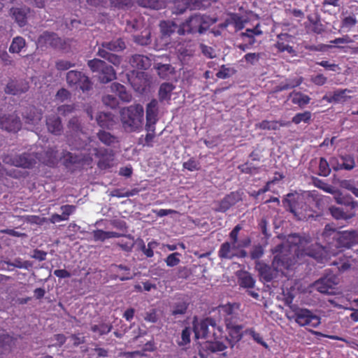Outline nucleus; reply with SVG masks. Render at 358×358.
Wrapping results in <instances>:
<instances>
[{
  "instance_id": "nucleus-34",
  "label": "nucleus",
  "mask_w": 358,
  "mask_h": 358,
  "mask_svg": "<svg viewBox=\"0 0 358 358\" xmlns=\"http://www.w3.org/2000/svg\"><path fill=\"white\" fill-rule=\"evenodd\" d=\"M285 202L287 203V207L289 208V211L294 215L299 220H302L303 217L301 215V212L299 208V202L295 199L294 195L292 194H288L287 198L285 200Z\"/></svg>"
},
{
  "instance_id": "nucleus-52",
  "label": "nucleus",
  "mask_w": 358,
  "mask_h": 358,
  "mask_svg": "<svg viewBox=\"0 0 358 358\" xmlns=\"http://www.w3.org/2000/svg\"><path fill=\"white\" fill-rule=\"evenodd\" d=\"M330 165V162L329 163L324 157H320L318 174L324 177L328 176L331 173Z\"/></svg>"
},
{
  "instance_id": "nucleus-1",
  "label": "nucleus",
  "mask_w": 358,
  "mask_h": 358,
  "mask_svg": "<svg viewBox=\"0 0 358 358\" xmlns=\"http://www.w3.org/2000/svg\"><path fill=\"white\" fill-rule=\"evenodd\" d=\"M193 329L197 339L213 338L214 342L210 341L211 344L209 346L213 352L224 350V343L219 341L222 338V333L220 327H216L215 321L213 319L207 317L200 322L194 320Z\"/></svg>"
},
{
  "instance_id": "nucleus-28",
  "label": "nucleus",
  "mask_w": 358,
  "mask_h": 358,
  "mask_svg": "<svg viewBox=\"0 0 358 358\" xmlns=\"http://www.w3.org/2000/svg\"><path fill=\"white\" fill-rule=\"evenodd\" d=\"M38 43L57 48L61 44V38L55 33L45 31L39 36Z\"/></svg>"
},
{
  "instance_id": "nucleus-53",
  "label": "nucleus",
  "mask_w": 358,
  "mask_h": 358,
  "mask_svg": "<svg viewBox=\"0 0 358 358\" xmlns=\"http://www.w3.org/2000/svg\"><path fill=\"white\" fill-rule=\"evenodd\" d=\"M241 200V194L237 192H231L225 196V211L231 206Z\"/></svg>"
},
{
  "instance_id": "nucleus-51",
  "label": "nucleus",
  "mask_w": 358,
  "mask_h": 358,
  "mask_svg": "<svg viewBox=\"0 0 358 358\" xmlns=\"http://www.w3.org/2000/svg\"><path fill=\"white\" fill-rule=\"evenodd\" d=\"M147 131V134L144 138V143L143 142V136L139 138V144H142L143 146L152 147L153 140L155 137V125L153 124V130H148L145 128Z\"/></svg>"
},
{
  "instance_id": "nucleus-56",
  "label": "nucleus",
  "mask_w": 358,
  "mask_h": 358,
  "mask_svg": "<svg viewBox=\"0 0 358 358\" xmlns=\"http://www.w3.org/2000/svg\"><path fill=\"white\" fill-rule=\"evenodd\" d=\"M106 64L104 61L101 60L99 59H93L89 60L87 62L89 68L93 72H100V71L102 69V68H103V66Z\"/></svg>"
},
{
  "instance_id": "nucleus-59",
  "label": "nucleus",
  "mask_w": 358,
  "mask_h": 358,
  "mask_svg": "<svg viewBox=\"0 0 358 358\" xmlns=\"http://www.w3.org/2000/svg\"><path fill=\"white\" fill-rule=\"evenodd\" d=\"M181 256V254L179 252H173L170 255H169L165 259V262L166 265L169 267H173L177 266L180 260V257Z\"/></svg>"
},
{
  "instance_id": "nucleus-30",
  "label": "nucleus",
  "mask_w": 358,
  "mask_h": 358,
  "mask_svg": "<svg viewBox=\"0 0 358 358\" xmlns=\"http://www.w3.org/2000/svg\"><path fill=\"white\" fill-rule=\"evenodd\" d=\"M29 12L27 8H13L10 9V13L13 17L20 27H23L27 22V15Z\"/></svg>"
},
{
  "instance_id": "nucleus-29",
  "label": "nucleus",
  "mask_w": 358,
  "mask_h": 358,
  "mask_svg": "<svg viewBox=\"0 0 358 358\" xmlns=\"http://www.w3.org/2000/svg\"><path fill=\"white\" fill-rule=\"evenodd\" d=\"M259 24L256 25L253 29H247L245 32L241 33V36L243 41H245L248 45L250 48L253 45L256 39L255 36H259L262 34V31L259 29Z\"/></svg>"
},
{
  "instance_id": "nucleus-6",
  "label": "nucleus",
  "mask_w": 358,
  "mask_h": 358,
  "mask_svg": "<svg viewBox=\"0 0 358 358\" xmlns=\"http://www.w3.org/2000/svg\"><path fill=\"white\" fill-rule=\"evenodd\" d=\"M295 322L301 327L315 328L321 323L320 317L306 308H297L294 310Z\"/></svg>"
},
{
  "instance_id": "nucleus-7",
  "label": "nucleus",
  "mask_w": 358,
  "mask_h": 358,
  "mask_svg": "<svg viewBox=\"0 0 358 358\" xmlns=\"http://www.w3.org/2000/svg\"><path fill=\"white\" fill-rule=\"evenodd\" d=\"M69 87L75 90H90L92 82L88 76L81 71H70L66 74Z\"/></svg>"
},
{
  "instance_id": "nucleus-63",
  "label": "nucleus",
  "mask_w": 358,
  "mask_h": 358,
  "mask_svg": "<svg viewBox=\"0 0 358 358\" xmlns=\"http://www.w3.org/2000/svg\"><path fill=\"white\" fill-rule=\"evenodd\" d=\"M191 334L192 331L189 327L183 329L181 333V341L178 342V345L182 346L189 343Z\"/></svg>"
},
{
  "instance_id": "nucleus-20",
  "label": "nucleus",
  "mask_w": 358,
  "mask_h": 358,
  "mask_svg": "<svg viewBox=\"0 0 358 358\" xmlns=\"http://www.w3.org/2000/svg\"><path fill=\"white\" fill-rule=\"evenodd\" d=\"M336 203L341 205V208H343L344 210L352 218L355 216L358 208V202L355 201L351 196H341L336 199Z\"/></svg>"
},
{
  "instance_id": "nucleus-24",
  "label": "nucleus",
  "mask_w": 358,
  "mask_h": 358,
  "mask_svg": "<svg viewBox=\"0 0 358 358\" xmlns=\"http://www.w3.org/2000/svg\"><path fill=\"white\" fill-rule=\"evenodd\" d=\"M46 125L48 131L54 135L59 136L63 131L61 118L56 115H50L47 117Z\"/></svg>"
},
{
  "instance_id": "nucleus-35",
  "label": "nucleus",
  "mask_w": 358,
  "mask_h": 358,
  "mask_svg": "<svg viewBox=\"0 0 358 358\" xmlns=\"http://www.w3.org/2000/svg\"><path fill=\"white\" fill-rule=\"evenodd\" d=\"M96 55L107 59L109 62L112 63L115 66H119L122 62V58L120 56L110 53L103 49H98Z\"/></svg>"
},
{
  "instance_id": "nucleus-49",
  "label": "nucleus",
  "mask_w": 358,
  "mask_h": 358,
  "mask_svg": "<svg viewBox=\"0 0 358 358\" xmlns=\"http://www.w3.org/2000/svg\"><path fill=\"white\" fill-rule=\"evenodd\" d=\"M312 117L310 111H304L303 113H296L292 119V122L299 124L301 122L309 123Z\"/></svg>"
},
{
  "instance_id": "nucleus-9",
  "label": "nucleus",
  "mask_w": 358,
  "mask_h": 358,
  "mask_svg": "<svg viewBox=\"0 0 358 358\" xmlns=\"http://www.w3.org/2000/svg\"><path fill=\"white\" fill-rule=\"evenodd\" d=\"M61 160L62 165L71 172H74L84 164V157L82 155L72 153L67 150L62 152Z\"/></svg>"
},
{
  "instance_id": "nucleus-22",
  "label": "nucleus",
  "mask_w": 358,
  "mask_h": 358,
  "mask_svg": "<svg viewBox=\"0 0 358 358\" xmlns=\"http://www.w3.org/2000/svg\"><path fill=\"white\" fill-rule=\"evenodd\" d=\"M96 120L99 127L108 129H113L116 124L115 116L110 112L99 113L96 117Z\"/></svg>"
},
{
  "instance_id": "nucleus-40",
  "label": "nucleus",
  "mask_w": 358,
  "mask_h": 358,
  "mask_svg": "<svg viewBox=\"0 0 358 358\" xmlns=\"http://www.w3.org/2000/svg\"><path fill=\"white\" fill-rule=\"evenodd\" d=\"M155 68L157 70L159 76L164 79L174 73V68L169 64H162L157 63Z\"/></svg>"
},
{
  "instance_id": "nucleus-3",
  "label": "nucleus",
  "mask_w": 358,
  "mask_h": 358,
  "mask_svg": "<svg viewBox=\"0 0 358 358\" xmlns=\"http://www.w3.org/2000/svg\"><path fill=\"white\" fill-rule=\"evenodd\" d=\"M289 242L291 245L296 247V249L294 250L295 252L301 250V255L310 257L317 262L322 263L327 258L326 250L322 245L319 244L308 245L310 238L292 234L289 237Z\"/></svg>"
},
{
  "instance_id": "nucleus-25",
  "label": "nucleus",
  "mask_w": 358,
  "mask_h": 358,
  "mask_svg": "<svg viewBox=\"0 0 358 358\" xmlns=\"http://www.w3.org/2000/svg\"><path fill=\"white\" fill-rule=\"evenodd\" d=\"M135 85H138L134 90H146L147 87H155L153 78L145 72H140L137 74Z\"/></svg>"
},
{
  "instance_id": "nucleus-44",
  "label": "nucleus",
  "mask_w": 358,
  "mask_h": 358,
  "mask_svg": "<svg viewBox=\"0 0 358 358\" xmlns=\"http://www.w3.org/2000/svg\"><path fill=\"white\" fill-rule=\"evenodd\" d=\"M255 127L256 129L268 131H275L279 129L278 120L269 121L264 120L259 123H257L255 124Z\"/></svg>"
},
{
  "instance_id": "nucleus-2",
  "label": "nucleus",
  "mask_w": 358,
  "mask_h": 358,
  "mask_svg": "<svg viewBox=\"0 0 358 358\" xmlns=\"http://www.w3.org/2000/svg\"><path fill=\"white\" fill-rule=\"evenodd\" d=\"M120 120L124 129L129 132L138 131L142 129L144 109L137 103L121 109Z\"/></svg>"
},
{
  "instance_id": "nucleus-32",
  "label": "nucleus",
  "mask_w": 358,
  "mask_h": 358,
  "mask_svg": "<svg viewBox=\"0 0 358 358\" xmlns=\"http://www.w3.org/2000/svg\"><path fill=\"white\" fill-rule=\"evenodd\" d=\"M289 100L293 104L299 106L302 108L305 107L310 102V97L307 95L302 94L301 92L292 91L289 96Z\"/></svg>"
},
{
  "instance_id": "nucleus-31",
  "label": "nucleus",
  "mask_w": 358,
  "mask_h": 358,
  "mask_svg": "<svg viewBox=\"0 0 358 358\" xmlns=\"http://www.w3.org/2000/svg\"><path fill=\"white\" fill-rule=\"evenodd\" d=\"M131 65L138 69H147L151 66L150 59L142 55H135L130 59Z\"/></svg>"
},
{
  "instance_id": "nucleus-42",
  "label": "nucleus",
  "mask_w": 358,
  "mask_h": 358,
  "mask_svg": "<svg viewBox=\"0 0 358 358\" xmlns=\"http://www.w3.org/2000/svg\"><path fill=\"white\" fill-rule=\"evenodd\" d=\"M308 21L313 25V31L317 34H321L324 31V27L321 23V17L320 15L316 14L315 18L308 15L307 17Z\"/></svg>"
},
{
  "instance_id": "nucleus-60",
  "label": "nucleus",
  "mask_w": 358,
  "mask_h": 358,
  "mask_svg": "<svg viewBox=\"0 0 358 358\" xmlns=\"http://www.w3.org/2000/svg\"><path fill=\"white\" fill-rule=\"evenodd\" d=\"M112 6L118 9H127L133 6L132 0H110Z\"/></svg>"
},
{
  "instance_id": "nucleus-61",
  "label": "nucleus",
  "mask_w": 358,
  "mask_h": 358,
  "mask_svg": "<svg viewBox=\"0 0 358 358\" xmlns=\"http://www.w3.org/2000/svg\"><path fill=\"white\" fill-rule=\"evenodd\" d=\"M182 167L189 171H194L200 169V164L194 158L191 157L182 164Z\"/></svg>"
},
{
  "instance_id": "nucleus-4",
  "label": "nucleus",
  "mask_w": 358,
  "mask_h": 358,
  "mask_svg": "<svg viewBox=\"0 0 358 358\" xmlns=\"http://www.w3.org/2000/svg\"><path fill=\"white\" fill-rule=\"evenodd\" d=\"M216 20L205 15L196 13L183 22L178 29L180 35L185 34H203Z\"/></svg>"
},
{
  "instance_id": "nucleus-18",
  "label": "nucleus",
  "mask_w": 358,
  "mask_h": 358,
  "mask_svg": "<svg viewBox=\"0 0 358 358\" xmlns=\"http://www.w3.org/2000/svg\"><path fill=\"white\" fill-rule=\"evenodd\" d=\"M22 124L20 118L16 115L8 117L0 116V127L9 132H17L21 128Z\"/></svg>"
},
{
  "instance_id": "nucleus-43",
  "label": "nucleus",
  "mask_w": 358,
  "mask_h": 358,
  "mask_svg": "<svg viewBox=\"0 0 358 358\" xmlns=\"http://www.w3.org/2000/svg\"><path fill=\"white\" fill-rule=\"evenodd\" d=\"M242 229L240 224H237L233 230L231 231L229 234V237L231 239V243L228 242H225V257H227V252L229 251L231 245L233 246H236V243H238V235L240 230Z\"/></svg>"
},
{
  "instance_id": "nucleus-54",
  "label": "nucleus",
  "mask_w": 358,
  "mask_h": 358,
  "mask_svg": "<svg viewBox=\"0 0 358 358\" xmlns=\"http://www.w3.org/2000/svg\"><path fill=\"white\" fill-rule=\"evenodd\" d=\"M111 329L112 326L106 323L94 324L91 327L92 331L97 333L99 336L107 334L111 331Z\"/></svg>"
},
{
  "instance_id": "nucleus-55",
  "label": "nucleus",
  "mask_w": 358,
  "mask_h": 358,
  "mask_svg": "<svg viewBox=\"0 0 358 358\" xmlns=\"http://www.w3.org/2000/svg\"><path fill=\"white\" fill-rule=\"evenodd\" d=\"M245 334H248L250 336H252V338H253V340L255 342H257L258 344L262 345L264 348H266V349L268 348V344L263 340L261 335L259 333L256 332L253 328L246 329L245 331Z\"/></svg>"
},
{
  "instance_id": "nucleus-21",
  "label": "nucleus",
  "mask_w": 358,
  "mask_h": 358,
  "mask_svg": "<svg viewBox=\"0 0 358 358\" xmlns=\"http://www.w3.org/2000/svg\"><path fill=\"white\" fill-rule=\"evenodd\" d=\"M83 138L80 136V134L76 136L73 140L69 138V135H67L68 141L69 142L70 146L73 147L76 150H87L88 151H91V149L88 148L90 146V143H92V139L91 137L87 136L85 134Z\"/></svg>"
},
{
  "instance_id": "nucleus-47",
  "label": "nucleus",
  "mask_w": 358,
  "mask_h": 358,
  "mask_svg": "<svg viewBox=\"0 0 358 358\" xmlns=\"http://www.w3.org/2000/svg\"><path fill=\"white\" fill-rule=\"evenodd\" d=\"M25 45V40L20 36L13 38L9 48V51L12 53H19Z\"/></svg>"
},
{
  "instance_id": "nucleus-26",
  "label": "nucleus",
  "mask_w": 358,
  "mask_h": 358,
  "mask_svg": "<svg viewBox=\"0 0 358 358\" xmlns=\"http://www.w3.org/2000/svg\"><path fill=\"white\" fill-rule=\"evenodd\" d=\"M126 48V43L121 38L112 40L110 41H104L101 43L98 49H103L109 52H120Z\"/></svg>"
},
{
  "instance_id": "nucleus-27",
  "label": "nucleus",
  "mask_w": 358,
  "mask_h": 358,
  "mask_svg": "<svg viewBox=\"0 0 358 358\" xmlns=\"http://www.w3.org/2000/svg\"><path fill=\"white\" fill-rule=\"evenodd\" d=\"M16 338L8 334L0 335V355L10 353L15 345Z\"/></svg>"
},
{
  "instance_id": "nucleus-16",
  "label": "nucleus",
  "mask_w": 358,
  "mask_h": 358,
  "mask_svg": "<svg viewBox=\"0 0 358 358\" xmlns=\"http://www.w3.org/2000/svg\"><path fill=\"white\" fill-rule=\"evenodd\" d=\"M58 150L56 148H48L45 151L37 153L36 158L43 164L49 167H55L58 164Z\"/></svg>"
},
{
  "instance_id": "nucleus-37",
  "label": "nucleus",
  "mask_w": 358,
  "mask_h": 358,
  "mask_svg": "<svg viewBox=\"0 0 358 358\" xmlns=\"http://www.w3.org/2000/svg\"><path fill=\"white\" fill-rule=\"evenodd\" d=\"M97 137L101 143L108 146L118 142L117 138L115 136L103 130H100L97 133Z\"/></svg>"
},
{
  "instance_id": "nucleus-36",
  "label": "nucleus",
  "mask_w": 358,
  "mask_h": 358,
  "mask_svg": "<svg viewBox=\"0 0 358 358\" xmlns=\"http://www.w3.org/2000/svg\"><path fill=\"white\" fill-rule=\"evenodd\" d=\"M137 2L141 7L153 10H160L166 6L163 0H137Z\"/></svg>"
},
{
  "instance_id": "nucleus-64",
  "label": "nucleus",
  "mask_w": 358,
  "mask_h": 358,
  "mask_svg": "<svg viewBox=\"0 0 358 358\" xmlns=\"http://www.w3.org/2000/svg\"><path fill=\"white\" fill-rule=\"evenodd\" d=\"M241 304L238 303H227L225 304V314L234 316L238 315Z\"/></svg>"
},
{
  "instance_id": "nucleus-33",
  "label": "nucleus",
  "mask_w": 358,
  "mask_h": 358,
  "mask_svg": "<svg viewBox=\"0 0 358 358\" xmlns=\"http://www.w3.org/2000/svg\"><path fill=\"white\" fill-rule=\"evenodd\" d=\"M116 78V73L113 66L106 64L100 71L99 80L102 83H108Z\"/></svg>"
},
{
  "instance_id": "nucleus-62",
  "label": "nucleus",
  "mask_w": 358,
  "mask_h": 358,
  "mask_svg": "<svg viewBox=\"0 0 358 358\" xmlns=\"http://www.w3.org/2000/svg\"><path fill=\"white\" fill-rule=\"evenodd\" d=\"M238 169L241 173L250 175L255 174L258 172V168L252 166V164L249 162L239 165Z\"/></svg>"
},
{
  "instance_id": "nucleus-23",
  "label": "nucleus",
  "mask_w": 358,
  "mask_h": 358,
  "mask_svg": "<svg viewBox=\"0 0 358 358\" xmlns=\"http://www.w3.org/2000/svg\"><path fill=\"white\" fill-rule=\"evenodd\" d=\"M113 271L115 272L113 279H119L121 281L131 280L134 275L131 273L129 266L123 264H113Z\"/></svg>"
},
{
  "instance_id": "nucleus-48",
  "label": "nucleus",
  "mask_w": 358,
  "mask_h": 358,
  "mask_svg": "<svg viewBox=\"0 0 358 358\" xmlns=\"http://www.w3.org/2000/svg\"><path fill=\"white\" fill-rule=\"evenodd\" d=\"M68 128L69 129V130L71 131H73V133H75V134L76 136H78L79 134L84 135L81 124L79 121V119L76 117H72L69 121Z\"/></svg>"
},
{
  "instance_id": "nucleus-11",
  "label": "nucleus",
  "mask_w": 358,
  "mask_h": 358,
  "mask_svg": "<svg viewBox=\"0 0 358 358\" xmlns=\"http://www.w3.org/2000/svg\"><path fill=\"white\" fill-rule=\"evenodd\" d=\"M338 284V278L335 275H327L316 280L313 287L322 294H332L336 285Z\"/></svg>"
},
{
  "instance_id": "nucleus-13",
  "label": "nucleus",
  "mask_w": 358,
  "mask_h": 358,
  "mask_svg": "<svg viewBox=\"0 0 358 358\" xmlns=\"http://www.w3.org/2000/svg\"><path fill=\"white\" fill-rule=\"evenodd\" d=\"M94 154L99 158L98 166L101 169H106L113 166L114 154L113 150L106 148H94Z\"/></svg>"
},
{
  "instance_id": "nucleus-5",
  "label": "nucleus",
  "mask_w": 358,
  "mask_h": 358,
  "mask_svg": "<svg viewBox=\"0 0 358 358\" xmlns=\"http://www.w3.org/2000/svg\"><path fill=\"white\" fill-rule=\"evenodd\" d=\"M272 253L274 255L272 266L276 271L289 270L295 263L291 250L282 243L272 249Z\"/></svg>"
},
{
  "instance_id": "nucleus-38",
  "label": "nucleus",
  "mask_w": 358,
  "mask_h": 358,
  "mask_svg": "<svg viewBox=\"0 0 358 358\" xmlns=\"http://www.w3.org/2000/svg\"><path fill=\"white\" fill-rule=\"evenodd\" d=\"M229 24H233L236 30H241L244 27V22L241 17L237 14H229L228 17L225 18V28Z\"/></svg>"
},
{
  "instance_id": "nucleus-41",
  "label": "nucleus",
  "mask_w": 358,
  "mask_h": 358,
  "mask_svg": "<svg viewBox=\"0 0 358 358\" xmlns=\"http://www.w3.org/2000/svg\"><path fill=\"white\" fill-rule=\"evenodd\" d=\"M330 214L332 215V217L336 220H350V214L349 215L344 210L343 208L341 207H336V206H331L329 208Z\"/></svg>"
},
{
  "instance_id": "nucleus-12",
  "label": "nucleus",
  "mask_w": 358,
  "mask_h": 358,
  "mask_svg": "<svg viewBox=\"0 0 358 358\" xmlns=\"http://www.w3.org/2000/svg\"><path fill=\"white\" fill-rule=\"evenodd\" d=\"M330 164L332 169L336 171H350L355 166V158L351 155H341L338 157H331Z\"/></svg>"
},
{
  "instance_id": "nucleus-10",
  "label": "nucleus",
  "mask_w": 358,
  "mask_h": 358,
  "mask_svg": "<svg viewBox=\"0 0 358 358\" xmlns=\"http://www.w3.org/2000/svg\"><path fill=\"white\" fill-rule=\"evenodd\" d=\"M3 162L24 169H31L36 163L34 156L29 153H24L14 157L7 156L4 158Z\"/></svg>"
},
{
  "instance_id": "nucleus-15",
  "label": "nucleus",
  "mask_w": 358,
  "mask_h": 358,
  "mask_svg": "<svg viewBox=\"0 0 358 358\" xmlns=\"http://www.w3.org/2000/svg\"><path fill=\"white\" fill-rule=\"evenodd\" d=\"M158 101L153 99L146 106V123L145 129L148 130H153V124L156 125L158 121Z\"/></svg>"
},
{
  "instance_id": "nucleus-58",
  "label": "nucleus",
  "mask_w": 358,
  "mask_h": 358,
  "mask_svg": "<svg viewBox=\"0 0 358 358\" xmlns=\"http://www.w3.org/2000/svg\"><path fill=\"white\" fill-rule=\"evenodd\" d=\"M134 41L137 44L141 45H147L150 43V31H145V34L134 36Z\"/></svg>"
},
{
  "instance_id": "nucleus-17",
  "label": "nucleus",
  "mask_w": 358,
  "mask_h": 358,
  "mask_svg": "<svg viewBox=\"0 0 358 358\" xmlns=\"http://www.w3.org/2000/svg\"><path fill=\"white\" fill-rule=\"evenodd\" d=\"M225 323L229 334L228 336H225V341H227L230 347L233 348L243 337V326L233 324L231 322Z\"/></svg>"
},
{
  "instance_id": "nucleus-57",
  "label": "nucleus",
  "mask_w": 358,
  "mask_h": 358,
  "mask_svg": "<svg viewBox=\"0 0 358 358\" xmlns=\"http://www.w3.org/2000/svg\"><path fill=\"white\" fill-rule=\"evenodd\" d=\"M117 94H108L106 96H104L102 99L103 103L107 106H109L111 108H115L119 106V99L116 96Z\"/></svg>"
},
{
  "instance_id": "nucleus-45",
  "label": "nucleus",
  "mask_w": 358,
  "mask_h": 358,
  "mask_svg": "<svg viewBox=\"0 0 358 358\" xmlns=\"http://www.w3.org/2000/svg\"><path fill=\"white\" fill-rule=\"evenodd\" d=\"M190 10L206 8L210 5L208 0H182Z\"/></svg>"
},
{
  "instance_id": "nucleus-14",
  "label": "nucleus",
  "mask_w": 358,
  "mask_h": 358,
  "mask_svg": "<svg viewBox=\"0 0 358 358\" xmlns=\"http://www.w3.org/2000/svg\"><path fill=\"white\" fill-rule=\"evenodd\" d=\"M337 244L339 248H350L358 244V231L347 230L341 231L337 238Z\"/></svg>"
},
{
  "instance_id": "nucleus-39",
  "label": "nucleus",
  "mask_w": 358,
  "mask_h": 358,
  "mask_svg": "<svg viewBox=\"0 0 358 358\" xmlns=\"http://www.w3.org/2000/svg\"><path fill=\"white\" fill-rule=\"evenodd\" d=\"M260 276L266 282H270L273 278V271L268 265L259 263L257 265Z\"/></svg>"
},
{
  "instance_id": "nucleus-8",
  "label": "nucleus",
  "mask_w": 358,
  "mask_h": 358,
  "mask_svg": "<svg viewBox=\"0 0 358 358\" xmlns=\"http://www.w3.org/2000/svg\"><path fill=\"white\" fill-rule=\"evenodd\" d=\"M177 24L172 21H162L159 23L160 38L157 40V46L159 49H164L166 48L171 43V36L173 34L176 29Z\"/></svg>"
},
{
  "instance_id": "nucleus-50",
  "label": "nucleus",
  "mask_w": 358,
  "mask_h": 358,
  "mask_svg": "<svg viewBox=\"0 0 358 358\" xmlns=\"http://www.w3.org/2000/svg\"><path fill=\"white\" fill-rule=\"evenodd\" d=\"M346 91L342 90V91H334V94H329V95H325L323 96V99L327 100L328 102H334V103H338V102H343L345 101V92Z\"/></svg>"
},
{
  "instance_id": "nucleus-46",
  "label": "nucleus",
  "mask_w": 358,
  "mask_h": 358,
  "mask_svg": "<svg viewBox=\"0 0 358 358\" xmlns=\"http://www.w3.org/2000/svg\"><path fill=\"white\" fill-rule=\"evenodd\" d=\"M238 283L242 287L252 288L255 285V280L250 273H244L239 277Z\"/></svg>"
},
{
  "instance_id": "nucleus-19",
  "label": "nucleus",
  "mask_w": 358,
  "mask_h": 358,
  "mask_svg": "<svg viewBox=\"0 0 358 358\" xmlns=\"http://www.w3.org/2000/svg\"><path fill=\"white\" fill-rule=\"evenodd\" d=\"M22 115L25 123L30 124H37L41 120L43 116L42 111L41 110H38L33 106L26 107L24 110L22 111Z\"/></svg>"
}]
</instances>
